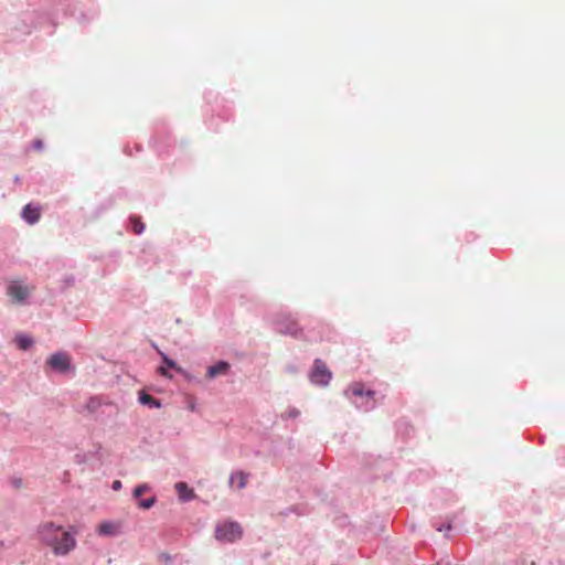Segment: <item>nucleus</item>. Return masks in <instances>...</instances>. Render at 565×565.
I'll use <instances>...</instances> for the list:
<instances>
[{
	"label": "nucleus",
	"instance_id": "obj_1",
	"mask_svg": "<svg viewBox=\"0 0 565 565\" xmlns=\"http://www.w3.org/2000/svg\"><path fill=\"white\" fill-rule=\"evenodd\" d=\"M44 540L56 555H66L76 545V541L70 532L64 531L61 526L54 527L52 524L46 529Z\"/></svg>",
	"mask_w": 565,
	"mask_h": 565
},
{
	"label": "nucleus",
	"instance_id": "obj_2",
	"mask_svg": "<svg viewBox=\"0 0 565 565\" xmlns=\"http://www.w3.org/2000/svg\"><path fill=\"white\" fill-rule=\"evenodd\" d=\"M242 535L241 524L234 521L218 523L215 527V539L221 542L232 543L239 540Z\"/></svg>",
	"mask_w": 565,
	"mask_h": 565
},
{
	"label": "nucleus",
	"instance_id": "obj_3",
	"mask_svg": "<svg viewBox=\"0 0 565 565\" xmlns=\"http://www.w3.org/2000/svg\"><path fill=\"white\" fill-rule=\"evenodd\" d=\"M332 377V373L327 367L326 363L319 359L315 361L310 379L313 383L320 385H328Z\"/></svg>",
	"mask_w": 565,
	"mask_h": 565
},
{
	"label": "nucleus",
	"instance_id": "obj_4",
	"mask_svg": "<svg viewBox=\"0 0 565 565\" xmlns=\"http://www.w3.org/2000/svg\"><path fill=\"white\" fill-rule=\"evenodd\" d=\"M47 365L56 372L65 373L71 367V358L66 353L58 352L51 355Z\"/></svg>",
	"mask_w": 565,
	"mask_h": 565
},
{
	"label": "nucleus",
	"instance_id": "obj_5",
	"mask_svg": "<svg viewBox=\"0 0 565 565\" xmlns=\"http://www.w3.org/2000/svg\"><path fill=\"white\" fill-rule=\"evenodd\" d=\"M8 295L12 298L13 301L22 302L29 297L30 291L20 281L14 280L11 281L8 286Z\"/></svg>",
	"mask_w": 565,
	"mask_h": 565
},
{
	"label": "nucleus",
	"instance_id": "obj_6",
	"mask_svg": "<svg viewBox=\"0 0 565 565\" xmlns=\"http://www.w3.org/2000/svg\"><path fill=\"white\" fill-rule=\"evenodd\" d=\"M121 530V524L119 522H102L98 525L97 532L99 535H118Z\"/></svg>",
	"mask_w": 565,
	"mask_h": 565
},
{
	"label": "nucleus",
	"instance_id": "obj_7",
	"mask_svg": "<svg viewBox=\"0 0 565 565\" xmlns=\"http://www.w3.org/2000/svg\"><path fill=\"white\" fill-rule=\"evenodd\" d=\"M230 370V364L225 361H220L207 369L206 377L214 379L218 375H225Z\"/></svg>",
	"mask_w": 565,
	"mask_h": 565
},
{
	"label": "nucleus",
	"instance_id": "obj_8",
	"mask_svg": "<svg viewBox=\"0 0 565 565\" xmlns=\"http://www.w3.org/2000/svg\"><path fill=\"white\" fill-rule=\"evenodd\" d=\"M249 475L244 471L233 472L230 477V487H234L236 484L237 489H244L247 484V479Z\"/></svg>",
	"mask_w": 565,
	"mask_h": 565
},
{
	"label": "nucleus",
	"instance_id": "obj_9",
	"mask_svg": "<svg viewBox=\"0 0 565 565\" xmlns=\"http://www.w3.org/2000/svg\"><path fill=\"white\" fill-rule=\"evenodd\" d=\"M175 491L182 501H190L195 497L193 490L190 489L185 482L175 483Z\"/></svg>",
	"mask_w": 565,
	"mask_h": 565
},
{
	"label": "nucleus",
	"instance_id": "obj_10",
	"mask_svg": "<svg viewBox=\"0 0 565 565\" xmlns=\"http://www.w3.org/2000/svg\"><path fill=\"white\" fill-rule=\"evenodd\" d=\"M350 391L352 392L353 395L355 396H363L365 395L366 397L373 399L374 398V391H364V386L362 383H354L350 386Z\"/></svg>",
	"mask_w": 565,
	"mask_h": 565
},
{
	"label": "nucleus",
	"instance_id": "obj_11",
	"mask_svg": "<svg viewBox=\"0 0 565 565\" xmlns=\"http://www.w3.org/2000/svg\"><path fill=\"white\" fill-rule=\"evenodd\" d=\"M139 402L143 405H147L151 408H159L161 407L160 401L156 399L153 396L147 394V393H140L139 395Z\"/></svg>",
	"mask_w": 565,
	"mask_h": 565
},
{
	"label": "nucleus",
	"instance_id": "obj_12",
	"mask_svg": "<svg viewBox=\"0 0 565 565\" xmlns=\"http://www.w3.org/2000/svg\"><path fill=\"white\" fill-rule=\"evenodd\" d=\"M15 343L19 345L20 349L26 350L32 347L33 340L29 337L19 334L14 339Z\"/></svg>",
	"mask_w": 565,
	"mask_h": 565
},
{
	"label": "nucleus",
	"instance_id": "obj_13",
	"mask_svg": "<svg viewBox=\"0 0 565 565\" xmlns=\"http://www.w3.org/2000/svg\"><path fill=\"white\" fill-rule=\"evenodd\" d=\"M22 215L28 223L33 224L35 222V209L32 207V204L24 207Z\"/></svg>",
	"mask_w": 565,
	"mask_h": 565
},
{
	"label": "nucleus",
	"instance_id": "obj_14",
	"mask_svg": "<svg viewBox=\"0 0 565 565\" xmlns=\"http://www.w3.org/2000/svg\"><path fill=\"white\" fill-rule=\"evenodd\" d=\"M131 228L136 234H141L145 230V224L140 221V218L134 216L130 218Z\"/></svg>",
	"mask_w": 565,
	"mask_h": 565
},
{
	"label": "nucleus",
	"instance_id": "obj_15",
	"mask_svg": "<svg viewBox=\"0 0 565 565\" xmlns=\"http://www.w3.org/2000/svg\"><path fill=\"white\" fill-rule=\"evenodd\" d=\"M149 490V487L148 484L143 483V484H140L138 487L135 488L134 490V497L135 498H139L140 495H142L145 492H147Z\"/></svg>",
	"mask_w": 565,
	"mask_h": 565
},
{
	"label": "nucleus",
	"instance_id": "obj_16",
	"mask_svg": "<svg viewBox=\"0 0 565 565\" xmlns=\"http://www.w3.org/2000/svg\"><path fill=\"white\" fill-rule=\"evenodd\" d=\"M154 501L156 499L153 497L147 500H141L139 501V507L146 510L150 509L154 504Z\"/></svg>",
	"mask_w": 565,
	"mask_h": 565
},
{
	"label": "nucleus",
	"instance_id": "obj_17",
	"mask_svg": "<svg viewBox=\"0 0 565 565\" xmlns=\"http://www.w3.org/2000/svg\"><path fill=\"white\" fill-rule=\"evenodd\" d=\"M161 355H162L163 363H164L168 367H170V369H177V364H175V362H174V361L170 360L167 355H164V354H162V353H161Z\"/></svg>",
	"mask_w": 565,
	"mask_h": 565
},
{
	"label": "nucleus",
	"instance_id": "obj_18",
	"mask_svg": "<svg viewBox=\"0 0 565 565\" xmlns=\"http://www.w3.org/2000/svg\"><path fill=\"white\" fill-rule=\"evenodd\" d=\"M300 414V412L296 408H292L288 412V416L291 417V418H295L297 417L298 415Z\"/></svg>",
	"mask_w": 565,
	"mask_h": 565
},
{
	"label": "nucleus",
	"instance_id": "obj_19",
	"mask_svg": "<svg viewBox=\"0 0 565 565\" xmlns=\"http://www.w3.org/2000/svg\"><path fill=\"white\" fill-rule=\"evenodd\" d=\"M113 489H114L115 491H118L119 489H121V481H119V480H115V481L113 482Z\"/></svg>",
	"mask_w": 565,
	"mask_h": 565
},
{
	"label": "nucleus",
	"instance_id": "obj_20",
	"mask_svg": "<svg viewBox=\"0 0 565 565\" xmlns=\"http://www.w3.org/2000/svg\"><path fill=\"white\" fill-rule=\"evenodd\" d=\"M159 371H160V373H161L162 375L168 376V373H167V371L164 370V367H160V370H159Z\"/></svg>",
	"mask_w": 565,
	"mask_h": 565
}]
</instances>
